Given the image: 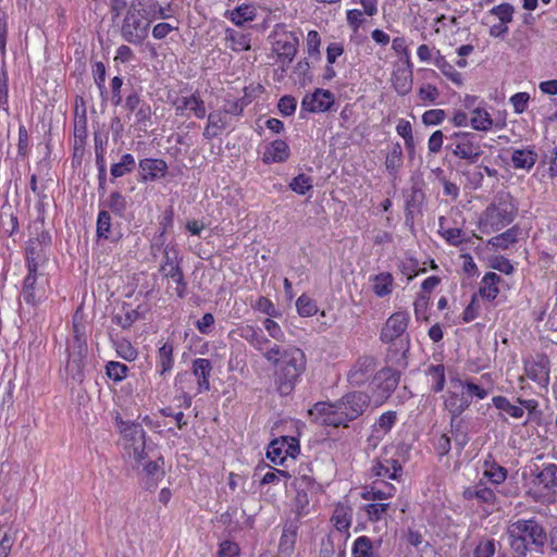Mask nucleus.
I'll use <instances>...</instances> for the list:
<instances>
[{
  "label": "nucleus",
  "instance_id": "nucleus-1",
  "mask_svg": "<svg viewBox=\"0 0 557 557\" xmlns=\"http://www.w3.org/2000/svg\"><path fill=\"white\" fill-rule=\"evenodd\" d=\"M264 359L274 367V383L280 395H289L307 369L304 350L294 345L282 347L273 344Z\"/></svg>",
  "mask_w": 557,
  "mask_h": 557
},
{
  "label": "nucleus",
  "instance_id": "nucleus-2",
  "mask_svg": "<svg viewBox=\"0 0 557 557\" xmlns=\"http://www.w3.org/2000/svg\"><path fill=\"white\" fill-rule=\"evenodd\" d=\"M370 398L361 392L344 395L330 403H315L308 413L311 421L322 426L347 428L350 421L356 420L369 406Z\"/></svg>",
  "mask_w": 557,
  "mask_h": 557
},
{
  "label": "nucleus",
  "instance_id": "nucleus-3",
  "mask_svg": "<svg viewBox=\"0 0 557 557\" xmlns=\"http://www.w3.org/2000/svg\"><path fill=\"white\" fill-rule=\"evenodd\" d=\"M409 322L410 314L407 311H397L386 320L380 333V339L389 345L388 358L399 366L406 363L410 350V336L407 332Z\"/></svg>",
  "mask_w": 557,
  "mask_h": 557
},
{
  "label": "nucleus",
  "instance_id": "nucleus-4",
  "mask_svg": "<svg viewBox=\"0 0 557 557\" xmlns=\"http://www.w3.org/2000/svg\"><path fill=\"white\" fill-rule=\"evenodd\" d=\"M117 428L124 441V449L136 462H141L146 457V432L141 424L116 419Z\"/></svg>",
  "mask_w": 557,
  "mask_h": 557
},
{
  "label": "nucleus",
  "instance_id": "nucleus-5",
  "mask_svg": "<svg viewBox=\"0 0 557 557\" xmlns=\"http://www.w3.org/2000/svg\"><path fill=\"white\" fill-rule=\"evenodd\" d=\"M447 149L459 159L475 163L483 154L482 137L472 132H455L450 137Z\"/></svg>",
  "mask_w": 557,
  "mask_h": 557
},
{
  "label": "nucleus",
  "instance_id": "nucleus-6",
  "mask_svg": "<svg viewBox=\"0 0 557 557\" xmlns=\"http://www.w3.org/2000/svg\"><path fill=\"white\" fill-rule=\"evenodd\" d=\"M36 237H30L26 246V265L29 272H45L48 262V252L51 247V236L48 232L39 230L35 223Z\"/></svg>",
  "mask_w": 557,
  "mask_h": 557
},
{
  "label": "nucleus",
  "instance_id": "nucleus-7",
  "mask_svg": "<svg viewBox=\"0 0 557 557\" xmlns=\"http://www.w3.org/2000/svg\"><path fill=\"white\" fill-rule=\"evenodd\" d=\"M296 496L293 500V511L301 519L311 511L310 502L321 492V485L309 474H301L294 480Z\"/></svg>",
  "mask_w": 557,
  "mask_h": 557
},
{
  "label": "nucleus",
  "instance_id": "nucleus-8",
  "mask_svg": "<svg viewBox=\"0 0 557 557\" xmlns=\"http://www.w3.org/2000/svg\"><path fill=\"white\" fill-rule=\"evenodd\" d=\"M158 245L156 248H160ZM163 259L160 264V272L166 278H171L176 283L175 292L180 298H183L186 293V283L180 265L181 258L176 245L168 244L162 246Z\"/></svg>",
  "mask_w": 557,
  "mask_h": 557
},
{
  "label": "nucleus",
  "instance_id": "nucleus-9",
  "mask_svg": "<svg viewBox=\"0 0 557 557\" xmlns=\"http://www.w3.org/2000/svg\"><path fill=\"white\" fill-rule=\"evenodd\" d=\"M516 215V208L511 200L500 199L486 208L481 224L487 232H497L510 224Z\"/></svg>",
  "mask_w": 557,
  "mask_h": 557
},
{
  "label": "nucleus",
  "instance_id": "nucleus-10",
  "mask_svg": "<svg viewBox=\"0 0 557 557\" xmlns=\"http://www.w3.org/2000/svg\"><path fill=\"white\" fill-rule=\"evenodd\" d=\"M50 293L49 277L46 272H29L24 278L22 297L27 305L33 307L41 304Z\"/></svg>",
  "mask_w": 557,
  "mask_h": 557
},
{
  "label": "nucleus",
  "instance_id": "nucleus-11",
  "mask_svg": "<svg viewBox=\"0 0 557 557\" xmlns=\"http://www.w3.org/2000/svg\"><path fill=\"white\" fill-rule=\"evenodd\" d=\"M371 472L376 480L399 481L403 475V467L394 448L383 449L381 455L373 460Z\"/></svg>",
  "mask_w": 557,
  "mask_h": 557
},
{
  "label": "nucleus",
  "instance_id": "nucleus-12",
  "mask_svg": "<svg viewBox=\"0 0 557 557\" xmlns=\"http://www.w3.org/2000/svg\"><path fill=\"white\" fill-rule=\"evenodd\" d=\"M149 23H144L140 14L136 10H128L123 18L121 26L122 38L132 44L139 46L148 36Z\"/></svg>",
  "mask_w": 557,
  "mask_h": 557
},
{
  "label": "nucleus",
  "instance_id": "nucleus-13",
  "mask_svg": "<svg viewBox=\"0 0 557 557\" xmlns=\"http://www.w3.org/2000/svg\"><path fill=\"white\" fill-rule=\"evenodd\" d=\"M511 531L519 534L529 544L542 547L547 541L544 528L534 519H519L511 524Z\"/></svg>",
  "mask_w": 557,
  "mask_h": 557
},
{
  "label": "nucleus",
  "instance_id": "nucleus-14",
  "mask_svg": "<svg viewBox=\"0 0 557 557\" xmlns=\"http://www.w3.org/2000/svg\"><path fill=\"white\" fill-rule=\"evenodd\" d=\"M299 46V39L294 33H284L273 42V51L282 62V71L285 72L294 60Z\"/></svg>",
  "mask_w": 557,
  "mask_h": 557
},
{
  "label": "nucleus",
  "instance_id": "nucleus-15",
  "mask_svg": "<svg viewBox=\"0 0 557 557\" xmlns=\"http://www.w3.org/2000/svg\"><path fill=\"white\" fill-rule=\"evenodd\" d=\"M172 104L176 115L188 116L186 112L189 111L197 119H203L207 114L205 101L201 99L199 91H195L189 96L176 97Z\"/></svg>",
  "mask_w": 557,
  "mask_h": 557
},
{
  "label": "nucleus",
  "instance_id": "nucleus-16",
  "mask_svg": "<svg viewBox=\"0 0 557 557\" xmlns=\"http://www.w3.org/2000/svg\"><path fill=\"white\" fill-rule=\"evenodd\" d=\"M334 103V96L330 90L318 88L314 92L306 95L301 101V110L308 112H325Z\"/></svg>",
  "mask_w": 557,
  "mask_h": 557
},
{
  "label": "nucleus",
  "instance_id": "nucleus-17",
  "mask_svg": "<svg viewBox=\"0 0 557 557\" xmlns=\"http://www.w3.org/2000/svg\"><path fill=\"white\" fill-rule=\"evenodd\" d=\"M235 333L247 341L263 358L267 350L273 346V343L263 334L262 330L256 326L242 325L236 329Z\"/></svg>",
  "mask_w": 557,
  "mask_h": 557
},
{
  "label": "nucleus",
  "instance_id": "nucleus-18",
  "mask_svg": "<svg viewBox=\"0 0 557 557\" xmlns=\"http://www.w3.org/2000/svg\"><path fill=\"white\" fill-rule=\"evenodd\" d=\"M375 372V360L372 357H361L348 372V381L351 385L361 386Z\"/></svg>",
  "mask_w": 557,
  "mask_h": 557
},
{
  "label": "nucleus",
  "instance_id": "nucleus-19",
  "mask_svg": "<svg viewBox=\"0 0 557 557\" xmlns=\"http://www.w3.org/2000/svg\"><path fill=\"white\" fill-rule=\"evenodd\" d=\"M138 169L143 182H154L165 176L168 164L162 159L146 158L139 161Z\"/></svg>",
  "mask_w": 557,
  "mask_h": 557
},
{
  "label": "nucleus",
  "instance_id": "nucleus-20",
  "mask_svg": "<svg viewBox=\"0 0 557 557\" xmlns=\"http://www.w3.org/2000/svg\"><path fill=\"white\" fill-rule=\"evenodd\" d=\"M232 125V119L222 110H216L208 114L207 125L202 136L210 140L222 134L224 129Z\"/></svg>",
  "mask_w": 557,
  "mask_h": 557
},
{
  "label": "nucleus",
  "instance_id": "nucleus-21",
  "mask_svg": "<svg viewBox=\"0 0 557 557\" xmlns=\"http://www.w3.org/2000/svg\"><path fill=\"white\" fill-rule=\"evenodd\" d=\"M298 451V444L287 443L286 438L274 440L270 443L267 457L275 465H283L286 457H294Z\"/></svg>",
  "mask_w": 557,
  "mask_h": 557
},
{
  "label": "nucleus",
  "instance_id": "nucleus-22",
  "mask_svg": "<svg viewBox=\"0 0 557 557\" xmlns=\"http://www.w3.org/2000/svg\"><path fill=\"white\" fill-rule=\"evenodd\" d=\"M462 496L467 500H476L479 504L493 505L496 502L494 491L483 480L465 488Z\"/></svg>",
  "mask_w": 557,
  "mask_h": 557
},
{
  "label": "nucleus",
  "instance_id": "nucleus-23",
  "mask_svg": "<svg viewBox=\"0 0 557 557\" xmlns=\"http://www.w3.org/2000/svg\"><path fill=\"white\" fill-rule=\"evenodd\" d=\"M458 391H448L444 398V407L451 414V425L470 406V399L463 393L459 394Z\"/></svg>",
  "mask_w": 557,
  "mask_h": 557
},
{
  "label": "nucleus",
  "instance_id": "nucleus-24",
  "mask_svg": "<svg viewBox=\"0 0 557 557\" xmlns=\"http://www.w3.org/2000/svg\"><path fill=\"white\" fill-rule=\"evenodd\" d=\"M289 154V146L282 139H275L265 147L262 161L267 164L285 162Z\"/></svg>",
  "mask_w": 557,
  "mask_h": 557
},
{
  "label": "nucleus",
  "instance_id": "nucleus-25",
  "mask_svg": "<svg viewBox=\"0 0 557 557\" xmlns=\"http://www.w3.org/2000/svg\"><path fill=\"white\" fill-rule=\"evenodd\" d=\"M449 383L454 389H460L465 396L470 400L475 397L476 399H485L488 391L470 380H461L459 376L450 377Z\"/></svg>",
  "mask_w": 557,
  "mask_h": 557
},
{
  "label": "nucleus",
  "instance_id": "nucleus-26",
  "mask_svg": "<svg viewBox=\"0 0 557 557\" xmlns=\"http://www.w3.org/2000/svg\"><path fill=\"white\" fill-rule=\"evenodd\" d=\"M212 366L209 359L197 358L193 362V374L198 380V391L206 392L210 389L209 377L211 374Z\"/></svg>",
  "mask_w": 557,
  "mask_h": 557
},
{
  "label": "nucleus",
  "instance_id": "nucleus-27",
  "mask_svg": "<svg viewBox=\"0 0 557 557\" xmlns=\"http://www.w3.org/2000/svg\"><path fill=\"white\" fill-rule=\"evenodd\" d=\"M537 154L532 149H513L511 152V165L516 170L530 171L535 164Z\"/></svg>",
  "mask_w": 557,
  "mask_h": 557
},
{
  "label": "nucleus",
  "instance_id": "nucleus-28",
  "mask_svg": "<svg viewBox=\"0 0 557 557\" xmlns=\"http://www.w3.org/2000/svg\"><path fill=\"white\" fill-rule=\"evenodd\" d=\"M500 280H502L500 276L497 275L496 273L487 272L483 276V278L481 280V283H480V288H479L480 297H482L483 299H486L488 301L494 300L499 293L498 283L500 282Z\"/></svg>",
  "mask_w": 557,
  "mask_h": 557
},
{
  "label": "nucleus",
  "instance_id": "nucleus-29",
  "mask_svg": "<svg viewBox=\"0 0 557 557\" xmlns=\"http://www.w3.org/2000/svg\"><path fill=\"white\" fill-rule=\"evenodd\" d=\"M352 510L345 504H337L334 508L331 521L339 532H348L351 525Z\"/></svg>",
  "mask_w": 557,
  "mask_h": 557
},
{
  "label": "nucleus",
  "instance_id": "nucleus-30",
  "mask_svg": "<svg viewBox=\"0 0 557 557\" xmlns=\"http://www.w3.org/2000/svg\"><path fill=\"white\" fill-rule=\"evenodd\" d=\"M508 471L506 468L496 463L490 455L483 465V478L487 479L492 484L499 485L507 479Z\"/></svg>",
  "mask_w": 557,
  "mask_h": 557
},
{
  "label": "nucleus",
  "instance_id": "nucleus-31",
  "mask_svg": "<svg viewBox=\"0 0 557 557\" xmlns=\"http://www.w3.org/2000/svg\"><path fill=\"white\" fill-rule=\"evenodd\" d=\"M225 40L230 42L228 47L236 52L248 51L251 48V35L248 33L227 28L225 30Z\"/></svg>",
  "mask_w": 557,
  "mask_h": 557
},
{
  "label": "nucleus",
  "instance_id": "nucleus-32",
  "mask_svg": "<svg viewBox=\"0 0 557 557\" xmlns=\"http://www.w3.org/2000/svg\"><path fill=\"white\" fill-rule=\"evenodd\" d=\"M373 293L377 297H386L392 294L394 277L389 272H381L370 277Z\"/></svg>",
  "mask_w": 557,
  "mask_h": 557
},
{
  "label": "nucleus",
  "instance_id": "nucleus-33",
  "mask_svg": "<svg viewBox=\"0 0 557 557\" xmlns=\"http://www.w3.org/2000/svg\"><path fill=\"white\" fill-rule=\"evenodd\" d=\"M534 484L546 490L557 488V465L546 463L535 476Z\"/></svg>",
  "mask_w": 557,
  "mask_h": 557
},
{
  "label": "nucleus",
  "instance_id": "nucleus-34",
  "mask_svg": "<svg viewBox=\"0 0 557 557\" xmlns=\"http://www.w3.org/2000/svg\"><path fill=\"white\" fill-rule=\"evenodd\" d=\"M173 345L170 343H164L161 347H159L157 355V371L164 375L170 372L174 366V357H173Z\"/></svg>",
  "mask_w": 557,
  "mask_h": 557
},
{
  "label": "nucleus",
  "instance_id": "nucleus-35",
  "mask_svg": "<svg viewBox=\"0 0 557 557\" xmlns=\"http://www.w3.org/2000/svg\"><path fill=\"white\" fill-rule=\"evenodd\" d=\"M225 16L236 26H242L245 22H251L256 18V9L250 4H242L231 11H226Z\"/></svg>",
  "mask_w": 557,
  "mask_h": 557
},
{
  "label": "nucleus",
  "instance_id": "nucleus-36",
  "mask_svg": "<svg viewBox=\"0 0 557 557\" xmlns=\"http://www.w3.org/2000/svg\"><path fill=\"white\" fill-rule=\"evenodd\" d=\"M139 319V313L131 305L123 304L121 309L113 314L112 321L122 329L131 327Z\"/></svg>",
  "mask_w": 557,
  "mask_h": 557
},
{
  "label": "nucleus",
  "instance_id": "nucleus-37",
  "mask_svg": "<svg viewBox=\"0 0 557 557\" xmlns=\"http://www.w3.org/2000/svg\"><path fill=\"white\" fill-rule=\"evenodd\" d=\"M16 541V532L5 521L0 520V557H8Z\"/></svg>",
  "mask_w": 557,
  "mask_h": 557
},
{
  "label": "nucleus",
  "instance_id": "nucleus-38",
  "mask_svg": "<svg viewBox=\"0 0 557 557\" xmlns=\"http://www.w3.org/2000/svg\"><path fill=\"white\" fill-rule=\"evenodd\" d=\"M525 374L527 376L542 385L548 384L549 381V371L545 364V362H535L531 361L525 363Z\"/></svg>",
  "mask_w": 557,
  "mask_h": 557
},
{
  "label": "nucleus",
  "instance_id": "nucleus-39",
  "mask_svg": "<svg viewBox=\"0 0 557 557\" xmlns=\"http://www.w3.org/2000/svg\"><path fill=\"white\" fill-rule=\"evenodd\" d=\"M381 541L376 545L366 535L355 540L351 548L352 557H374L375 547L380 546Z\"/></svg>",
  "mask_w": 557,
  "mask_h": 557
},
{
  "label": "nucleus",
  "instance_id": "nucleus-40",
  "mask_svg": "<svg viewBox=\"0 0 557 557\" xmlns=\"http://www.w3.org/2000/svg\"><path fill=\"white\" fill-rule=\"evenodd\" d=\"M425 374L431 383V391L440 393L445 386V367L444 364H431L428 367Z\"/></svg>",
  "mask_w": 557,
  "mask_h": 557
},
{
  "label": "nucleus",
  "instance_id": "nucleus-41",
  "mask_svg": "<svg viewBox=\"0 0 557 557\" xmlns=\"http://www.w3.org/2000/svg\"><path fill=\"white\" fill-rule=\"evenodd\" d=\"M470 125L475 131L487 132L493 127V119L483 108H474L470 116Z\"/></svg>",
  "mask_w": 557,
  "mask_h": 557
},
{
  "label": "nucleus",
  "instance_id": "nucleus-42",
  "mask_svg": "<svg viewBox=\"0 0 557 557\" xmlns=\"http://www.w3.org/2000/svg\"><path fill=\"white\" fill-rule=\"evenodd\" d=\"M446 219L441 216L438 220V233L450 245L459 246L465 239V233L458 227H445Z\"/></svg>",
  "mask_w": 557,
  "mask_h": 557
},
{
  "label": "nucleus",
  "instance_id": "nucleus-43",
  "mask_svg": "<svg viewBox=\"0 0 557 557\" xmlns=\"http://www.w3.org/2000/svg\"><path fill=\"white\" fill-rule=\"evenodd\" d=\"M66 373L77 382H82L84 377V356L82 350L77 354H70L69 360L65 367Z\"/></svg>",
  "mask_w": 557,
  "mask_h": 557
},
{
  "label": "nucleus",
  "instance_id": "nucleus-44",
  "mask_svg": "<svg viewBox=\"0 0 557 557\" xmlns=\"http://www.w3.org/2000/svg\"><path fill=\"white\" fill-rule=\"evenodd\" d=\"M403 148L399 143L392 146L385 158V168L392 175H396L403 166Z\"/></svg>",
  "mask_w": 557,
  "mask_h": 557
},
{
  "label": "nucleus",
  "instance_id": "nucleus-45",
  "mask_svg": "<svg viewBox=\"0 0 557 557\" xmlns=\"http://www.w3.org/2000/svg\"><path fill=\"white\" fill-rule=\"evenodd\" d=\"M136 166L135 158L131 153L122 156L121 161L113 163L110 169V174L113 178L122 177L132 173Z\"/></svg>",
  "mask_w": 557,
  "mask_h": 557
},
{
  "label": "nucleus",
  "instance_id": "nucleus-46",
  "mask_svg": "<svg viewBox=\"0 0 557 557\" xmlns=\"http://www.w3.org/2000/svg\"><path fill=\"white\" fill-rule=\"evenodd\" d=\"M435 66L450 79L454 84L460 86L462 84V75L445 59V57L438 55L434 60Z\"/></svg>",
  "mask_w": 557,
  "mask_h": 557
},
{
  "label": "nucleus",
  "instance_id": "nucleus-47",
  "mask_svg": "<svg viewBox=\"0 0 557 557\" xmlns=\"http://www.w3.org/2000/svg\"><path fill=\"white\" fill-rule=\"evenodd\" d=\"M97 236L99 238L110 239L111 242L117 240L111 234V216L107 210H101L97 218Z\"/></svg>",
  "mask_w": 557,
  "mask_h": 557
},
{
  "label": "nucleus",
  "instance_id": "nucleus-48",
  "mask_svg": "<svg viewBox=\"0 0 557 557\" xmlns=\"http://www.w3.org/2000/svg\"><path fill=\"white\" fill-rule=\"evenodd\" d=\"M509 545L512 549L515 557H525L529 552V543L524 541L519 534L511 531V525L507 528Z\"/></svg>",
  "mask_w": 557,
  "mask_h": 557
},
{
  "label": "nucleus",
  "instance_id": "nucleus-49",
  "mask_svg": "<svg viewBox=\"0 0 557 557\" xmlns=\"http://www.w3.org/2000/svg\"><path fill=\"white\" fill-rule=\"evenodd\" d=\"M492 401L497 409L507 412L510 417L515 419H520L523 417V408L510 404V401L504 396H495L493 397Z\"/></svg>",
  "mask_w": 557,
  "mask_h": 557
},
{
  "label": "nucleus",
  "instance_id": "nucleus-50",
  "mask_svg": "<svg viewBox=\"0 0 557 557\" xmlns=\"http://www.w3.org/2000/svg\"><path fill=\"white\" fill-rule=\"evenodd\" d=\"M106 208L110 209L114 214L123 216L127 208V202L120 191H113L106 201Z\"/></svg>",
  "mask_w": 557,
  "mask_h": 557
},
{
  "label": "nucleus",
  "instance_id": "nucleus-51",
  "mask_svg": "<svg viewBox=\"0 0 557 557\" xmlns=\"http://www.w3.org/2000/svg\"><path fill=\"white\" fill-rule=\"evenodd\" d=\"M518 231L516 227H511L507 230L506 232L494 236L490 243L499 248V249H507L510 245L517 242Z\"/></svg>",
  "mask_w": 557,
  "mask_h": 557
},
{
  "label": "nucleus",
  "instance_id": "nucleus-52",
  "mask_svg": "<svg viewBox=\"0 0 557 557\" xmlns=\"http://www.w3.org/2000/svg\"><path fill=\"white\" fill-rule=\"evenodd\" d=\"M397 416L395 411H386L380 416L375 424L373 425L374 431L382 432L383 434L388 433L395 425Z\"/></svg>",
  "mask_w": 557,
  "mask_h": 557
},
{
  "label": "nucleus",
  "instance_id": "nucleus-53",
  "mask_svg": "<svg viewBox=\"0 0 557 557\" xmlns=\"http://www.w3.org/2000/svg\"><path fill=\"white\" fill-rule=\"evenodd\" d=\"M297 312L301 317H312L317 313L318 307L314 300L306 295H301L296 301Z\"/></svg>",
  "mask_w": 557,
  "mask_h": 557
},
{
  "label": "nucleus",
  "instance_id": "nucleus-54",
  "mask_svg": "<svg viewBox=\"0 0 557 557\" xmlns=\"http://www.w3.org/2000/svg\"><path fill=\"white\" fill-rule=\"evenodd\" d=\"M515 13V8L507 2L495 5L490 10V14L496 16L499 22L510 23Z\"/></svg>",
  "mask_w": 557,
  "mask_h": 557
},
{
  "label": "nucleus",
  "instance_id": "nucleus-55",
  "mask_svg": "<svg viewBox=\"0 0 557 557\" xmlns=\"http://www.w3.org/2000/svg\"><path fill=\"white\" fill-rule=\"evenodd\" d=\"M289 187L296 194L305 195L312 188V178L306 174H299L293 178Z\"/></svg>",
  "mask_w": 557,
  "mask_h": 557
},
{
  "label": "nucleus",
  "instance_id": "nucleus-56",
  "mask_svg": "<svg viewBox=\"0 0 557 557\" xmlns=\"http://www.w3.org/2000/svg\"><path fill=\"white\" fill-rule=\"evenodd\" d=\"M374 484V491L375 496L379 500L391 498L396 493V487L392 484L386 482L385 480H375L373 482Z\"/></svg>",
  "mask_w": 557,
  "mask_h": 557
},
{
  "label": "nucleus",
  "instance_id": "nucleus-57",
  "mask_svg": "<svg viewBox=\"0 0 557 557\" xmlns=\"http://www.w3.org/2000/svg\"><path fill=\"white\" fill-rule=\"evenodd\" d=\"M296 543V532L295 531H284L278 544V550L281 555L289 556L295 547Z\"/></svg>",
  "mask_w": 557,
  "mask_h": 557
},
{
  "label": "nucleus",
  "instance_id": "nucleus-58",
  "mask_svg": "<svg viewBox=\"0 0 557 557\" xmlns=\"http://www.w3.org/2000/svg\"><path fill=\"white\" fill-rule=\"evenodd\" d=\"M135 113V124L138 126L140 131H146L149 126V122L151 120V108L148 103L140 104V108H138Z\"/></svg>",
  "mask_w": 557,
  "mask_h": 557
},
{
  "label": "nucleus",
  "instance_id": "nucleus-59",
  "mask_svg": "<svg viewBox=\"0 0 557 557\" xmlns=\"http://www.w3.org/2000/svg\"><path fill=\"white\" fill-rule=\"evenodd\" d=\"M106 369L108 376L116 382L124 380L128 371L127 366L117 361L108 362Z\"/></svg>",
  "mask_w": 557,
  "mask_h": 557
},
{
  "label": "nucleus",
  "instance_id": "nucleus-60",
  "mask_svg": "<svg viewBox=\"0 0 557 557\" xmlns=\"http://www.w3.org/2000/svg\"><path fill=\"white\" fill-rule=\"evenodd\" d=\"M388 507H389V504H386V503H377V504L373 503V504L366 505L364 511H366L369 520L379 521L384 517Z\"/></svg>",
  "mask_w": 557,
  "mask_h": 557
},
{
  "label": "nucleus",
  "instance_id": "nucleus-61",
  "mask_svg": "<svg viewBox=\"0 0 557 557\" xmlns=\"http://www.w3.org/2000/svg\"><path fill=\"white\" fill-rule=\"evenodd\" d=\"M393 85L399 95H407L412 85L411 74L403 72L400 75H396L394 77Z\"/></svg>",
  "mask_w": 557,
  "mask_h": 557
},
{
  "label": "nucleus",
  "instance_id": "nucleus-62",
  "mask_svg": "<svg viewBox=\"0 0 557 557\" xmlns=\"http://www.w3.org/2000/svg\"><path fill=\"white\" fill-rule=\"evenodd\" d=\"M115 350L121 358H123L127 361L135 360L137 357V350L126 339L116 342Z\"/></svg>",
  "mask_w": 557,
  "mask_h": 557
},
{
  "label": "nucleus",
  "instance_id": "nucleus-63",
  "mask_svg": "<svg viewBox=\"0 0 557 557\" xmlns=\"http://www.w3.org/2000/svg\"><path fill=\"white\" fill-rule=\"evenodd\" d=\"M163 459L160 457L157 460L148 462L144 467V471L148 478H150L152 481H158L163 476Z\"/></svg>",
  "mask_w": 557,
  "mask_h": 557
},
{
  "label": "nucleus",
  "instance_id": "nucleus-64",
  "mask_svg": "<svg viewBox=\"0 0 557 557\" xmlns=\"http://www.w3.org/2000/svg\"><path fill=\"white\" fill-rule=\"evenodd\" d=\"M494 554H495L494 540L481 541L474 550V557H493Z\"/></svg>",
  "mask_w": 557,
  "mask_h": 557
}]
</instances>
